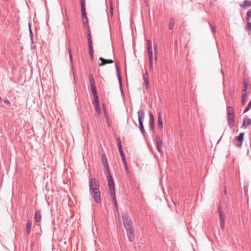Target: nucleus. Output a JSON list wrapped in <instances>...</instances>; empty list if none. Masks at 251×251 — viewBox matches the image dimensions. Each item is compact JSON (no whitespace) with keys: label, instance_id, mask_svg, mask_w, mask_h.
Returning a JSON list of instances; mask_svg holds the SVG:
<instances>
[{"label":"nucleus","instance_id":"1","mask_svg":"<svg viewBox=\"0 0 251 251\" xmlns=\"http://www.w3.org/2000/svg\"><path fill=\"white\" fill-rule=\"evenodd\" d=\"M122 217L123 220L124 226L126 231L128 239L130 242H133L134 240L135 236L132 221L126 213H122Z\"/></svg>","mask_w":251,"mask_h":251},{"label":"nucleus","instance_id":"2","mask_svg":"<svg viewBox=\"0 0 251 251\" xmlns=\"http://www.w3.org/2000/svg\"><path fill=\"white\" fill-rule=\"evenodd\" d=\"M99 182L96 178H92L90 181V189L92 191L93 198L97 203H100V193L99 189Z\"/></svg>","mask_w":251,"mask_h":251},{"label":"nucleus","instance_id":"3","mask_svg":"<svg viewBox=\"0 0 251 251\" xmlns=\"http://www.w3.org/2000/svg\"><path fill=\"white\" fill-rule=\"evenodd\" d=\"M108 176H106L107 181H108V187L109 188V193L112 199V201H113L114 203V206L117 208L118 204L116 200V195H115V186H114V183L113 179V178L112 176L110 175V173L108 174Z\"/></svg>","mask_w":251,"mask_h":251},{"label":"nucleus","instance_id":"4","mask_svg":"<svg viewBox=\"0 0 251 251\" xmlns=\"http://www.w3.org/2000/svg\"><path fill=\"white\" fill-rule=\"evenodd\" d=\"M227 117L228 125L230 128H232L234 126L235 114L233 108L231 106L227 107Z\"/></svg>","mask_w":251,"mask_h":251},{"label":"nucleus","instance_id":"5","mask_svg":"<svg viewBox=\"0 0 251 251\" xmlns=\"http://www.w3.org/2000/svg\"><path fill=\"white\" fill-rule=\"evenodd\" d=\"M148 51L149 56L150 67L151 69L152 68L153 65V54L151 48V42L150 40L147 41Z\"/></svg>","mask_w":251,"mask_h":251},{"label":"nucleus","instance_id":"6","mask_svg":"<svg viewBox=\"0 0 251 251\" xmlns=\"http://www.w3.org/2000/svg\"><path fill=\"white\" fill-rule=\"evenodd\" d=\"M244 134L245 133L244 132L241 133L239 135L236 137L234 140L233 142L236 147L239 148L241 147L244 140Z\"/></svg>","mask_w":251,"mask_h":251},{"label":"nucleus","instance_id":"7","mask_svg":"<svg viewBox=\"0 0 251 251\" xmlns=\"http://www.w3.org/2000/svg\"><path fill=\"white\" fill-rule=\"evenodd\" d=\"M138 118L140 129L142 132H143L144 131V128L143 125V120L144 118V113L142 111H139L138 113Z\"/></svg>","mask_w":251,"mask_h":251},{"label":"nucleus","instance_id":"8","mask_svg":"<svg viewBox=\"0 0 251 251\" xmlns=\"http://www.w3.org/2000/svg\"><path fill=\"white\" fill-rule=\"evenodd\" d=\"M89 82L91 85V88L92 89V91H95V90H96V87L95 84V80L93 77V76L92 74L89 75Z\"/></svg>","mask_w":251,"mask_h":251},{"label":"nucleus","instance_id":"9","mask_svg":"<svg viewBox=\"0 0 251 251\" xmlns=\"http://www.w3.org/2000/svg\"><path fill=\"white\" fill-rule=\"evenodd\" d=\"M99 59L101 61V63L99 64V66H103L107 63H112L113 62V61L111 59H105L102 57H100Z\"/></svg>","mask_w":251,"mask_h":251},{"label":"nucleus","instance_id":"10","mask_svg":"<svg viewBox=\"0 0 251 251\" xmlns=\"http://www.w3.org/2000/svg\"><path fill=\"white\" fill-rule=\"evenodd\" d=\"M87 39L88 42L89 48L92 49V40L91 36V31L90 28H88V29H87Z\"/></svg>","mask_w":251,"mask_h":251},{"label":"nucleus","instance_id":"11","mask_svg":"<svg viewBox=\"0 0 251 251\" xmlns=\"http://www.w3.org/2000/svg\"><path fill=\"white\" fill-rule=\"evenodd\" d=\"M251 125V119L246 117L244 118L243 120L242 126L245 127L247 128L250 125Z\"/></svg>","mask_w":251,"mask_h":251},{"label":"nucleus","instance_id":"12","mask_svg":"<svg viewBox=\"0 0 251 251\" xmlns=\"http://www.w3.org/2000/svg\"><path fill=\"white\" fill-rule=\"evenodd\" d=\"M218 210L219 213V215L220 217V222L221 223H225V219L223 217V212L222 209V207L221 205H219L218 207Z\"/></svg>","mask_w":251,"mask_h":251},{"label":"nucleus","instance_id":"13","mask_svg":"<svg viewBox=\"0 0 251 251\" xmlns=\"http://www.w3.org/2000/svg\"><path fill=\"white\" fill-rule=\"evenodd\" d=\"M102 161L104 166L106 168V171L107 173L108 174H109V168L108 167V163H107V159H106V156L105 155H103L102 156Z\"/></svg>","mask_w":251,"mask_h":251},{"label":"nucleus","instance_id":"14","mask_svg":"<svg viewBox=\"0 0 251 251\" xmlns=\"http://www.w3.org/2000/svg\"><path fill=\"white\" fill-rule=\"evenodd\" d=\"M92 93L94 98L93 104L94 105L99 104V98L97 94V90H95V91H92Z\"/></svg>","mask_w":251,"mask_h":251},{"label":"nucleus","instance_id":"15","mask_svg":"<svg viewBox=\"0 0 251 251\" xmlns=\"http://www.w3.org/2000/svg\"><path fill=\"white\" fill-rule=\"evenodd\" d=\"M35 220L36 222H39L41 219V212L40 211H37L35 214Z\"/></svg>","mask_w":251,"mask_h":251},{"label":"nucleus","instance_id":"16","mask_svg":"<svg viewBox=\"0 0 251 251\" xmlns=\"http://www.w3.org/2000/svg\"><path fill=\"white\" fill-rule=\"evenodd\" d=\"M82 21L84 26L88 29V28H90L88 25V19L87 18V16H85V17H82Z\"/></svg>","mask_w":251,"mask_h":251},{"label":"nucleus","instance_id":"17","mask_svg":"<svg viewBox=\"0 0 251 251\" xmlns=\"http://www.w3.org/2000/svg\"><path fill=\"white\" fill-rule=\"evenodd\" d=\"M243 8H246L250 6H251V1H249L248 0H245L244 1L243 4L241 5Z\"/></svg>","mask_w":251,"mask_h":251},{"label":"nucleus","instance_id":"18","mask_svg":"<svg viewBox=\"0 0 251 251\" xmlns=\"http://www.w3.org/2000/svg\"><path fill=\"white\" fill-rule=\"evenodd\" d=\"M150 116L151 127L152 128V129H153L154 128V117H153V114L152 113H151Z\"/></svg>","mask_w":251,"mask_h":251},{"label":"nucleus","instance_id":"19","mask_svg":"<svg viewBox=\"0 0 251 251\" xmlns=\"http://www.w3.org/2000/svg\"><path fill=\"white\" fill-rule=\"evenodd\" d=\"M246 98H247V94H242V100H241V102L242 106L245 105L246 103Z\"/></svg>","mask_w":251,"mask_h":251},{"label":"nucleus","instance_id":"20","mask_svg":"<svg viewBox=\"0 0 251 251\" xmlns=\"http://www.w3.org/2000/svg\"><path fill=\"white\" fill-rule=\"evenodd\" d=\"M163 146V143L162 140L158 137V151H159L160 153H161V150L160 148Z\"/></svg>","mask_w":251,"mask_h":251},{"label":"nucleus","instance_id":"21","mask_svg":"<svg viewBox=\"0 0 251 251\" xmlns=\"http://www.w3.org/2000/svg\"><path fill=\"white\" fill-rule=\"evenodd\" d=\"M31 227V222L29 221H27L26 224V229L27 232V234H28L30 231Z\"/></svg>","mask_w":251,"mask_h":251},{"label":"nucleus","instance_id":"22","mask_svg":"<svg viewBox=\"0 0 251 251\" xmlns=\"http://www.w3.org/2000/svg\"><path fill=\"white\" fill-rule=\"evenodd\" d=\"M82 17H85L86 16V12L85 10V5H81Z\"/></svg>","mask_w":251,"mask_h":251},{"label":"nucleus","instance_id":"23","mask_svg":"<svg viewBox=\"0 0 251 251\" xmlns=\"http://www.w3.org/2000/svg\"><path fill=\"white\" fill-rule=\"evenodd\" d=\"M158 126L160 128H162L163 127V122L160 115L158 116Z\"/></svg>","mask_w":251,"mask_h":251},{"label":"nucleus","instance_id":"24","mask_svg":"<svg viewBox=\"0 0 251 251\" xmlns=\"http://www.w3.org/2000/svg\"><path fill=\"white\" fill-rule=\"evenodd\" d=\"M175 25V21L174 19H171L169 22V28L170 29H172Z\"/></svg>","mask_w":251,"mask_h":251},{"label":"nucleus","instance_id":"25","mask_svg":"<svg viewBox=\"0 0 251 251\" xmlns=\"http://www.w3.org/2000/svg\"><path fill=\"white\" fill-rule=\"evenodd\" d=\"M251 18V9H250L247 12V17L246 20L247 21H249L250 19Z\"/></svg>","mask_w":251,"mask_h":251},{"label":"nucleus","instance_id":"26","mask_svg":"<svg viewBox=\"0 0 251 251\" xmlns=\"http://www.w3.org/2000/svg\"><path fill=\"white\" fill-rule=\"evenodd\" d=\"M95 110L96 111V112H97L98 114L99 115L100 114V104H98V105H95Z\"/></svg>","mask_w":251,"mask_h":251},{"label":"nucleus","instance_id":"27","mask_svg":"<svg viewBox=\"0 0 251 251\" xmlns=\"http://www.w3.org/2000/svg\"><path fill=\"white\" fill-rule=\"evenodd\" d=\"M110 15L112 16L113 14V8L112 4V0H110Z\"/></svg>","mask_w":251,"mask_h":251},{"label":"nucleus","instance_id":"28","mask_svg":"<svg viewBox=\"0 0 251 251\" xmlns=\"http://www.w3.org/2000/svg\"><path fill=\"white\" fill-rule=\"evenodd\" d=\"M119 151L120 152L121 156V157L122 158V160H123V163L126 162V158H125V156L124 155L123 151L122 150Z\"/></svg>","mask_w":251,"mask_h":251},{"label":"nucleus","instance_id":"29","mask_svg":"<svg viewBox=\"0 0 251 251\" xmlns=\"http://www.w3.org/2000/svg\"><path fill=\"white\" fill-rule=\"evenodd\" d=\"M244 88L242 91V94H246L247 92V83L246 81H244Z\"/></svg>","mask_w":251,"mask_h":251},{"label":"nucleus","instance_id":"30","mask_svg":"<svg viewBox=\"0 0 251 251\" xmlns=\"http://www.w3.org/2000/svg\"><path fill=\"white\" fill-rule=\"evenodd\" d=\"M117 142H118V146L119 150V151L122 150V146L121 145V141L119 139H118Z\"/></svg>","mask_w":251,"mask_h":251},{"label":"nucleus","instance_id":"31","mask_svg":"<svg viewBox=\"0 0 251 251\" xmlns=\"http://www.w3.org/2000/svg\"><path fill=\"white\" fill-rule=\"evenodd\" d=\"M246 30H251V22H247Z\"/></svg>","mask_w":251,"mask_h":251},{"label":"nucleus","instance_id":"32","mask_svg":"<svg viewBox=\"0 0 251 251\" xmlns=\"http://www.w3.org/2000/svg\"><path fill=\"white\" fill-rule=\"evenodd\" d=\"M251 108V106H250V104H248L247 107L245 109L244 113L247 112Z\"/></svg>","mask_w":251,"mask_h":251},{"label":"nucleus","instance_id":"33","mask_svg":"<svg viewBox=\"0 0 251 251\" xmlns=\"http://www.w3.org/2000/svg\"><path fill=\"white\" fill-rule=\"evenodd\" d=\"M125 168L126 171V173L128 174L129 173L128 170V167L126 162H124Z\"/></svg>","mask_w":251,"mask_h":251},{"label":"nucleus","instance_id":"34","mask_svg":"<svg viewBox=\"0 0 251 251\" xmlns=\"http://www.w3.org/2000/svg\"><path fill=\"white\" fill-rule=\"evenodd\" d=\"M89 52H90V55H91V58H93V45H92V49L90 48H89Z\"/></svg>","mask_w":251,"mask_h":251},{"label":"nucleus","instance_id":"35","mask_svg":"<svg viewBox=\"0 0 251 251\" xmlns=\"http://www.w3.org/2000/svg\"><path fill=\"white\" fill-rule=\"evenodd\" d=\"M4 102L7 104H10V102L7 99H4L3 100Z\"/></svg>","mask_w":251,"mask_h":251},{"label":"nucleus","instance_id":"36","mask_svg":"<svg viewBox=\"0 0 251 251\" xmlns=\"http://www.w3.org/2000/svg\"><path fill=\"white\" fill-rule=\"evenodd\" d=\"M221 228L224 230L225 228V223H221Z\"/></svg>","mask_w":251,"mask_h":251},{"label":"nucleus","instance_id":"37","mask_svg":"<svg viewBox=\"0 0 251 251\" xmlns=\"http://www.w3.org/2000/svg\"><path fill=\"white\" fill-rule=\"evenodd\" d=\"M212 31L213 33L215 32V31H216L215 26H212Z\"/></svg>","mask_w":251,"mask_h":251},{"label":"nucleus","instance_id":"38","mask_svg":"<svg viewBox=\"0 0 251 251\" xmlns=\"http://www.w3.org/2000/svg\"><path fill=\"white\" fill-rule=\"evenodd\" d=\"M80 4H81V5H85V0H81Z\"/></svg>","mask_w":251,"mask_h":251},{"label":"nucleus","instance_id":"39","mask_svg":"<svg viewBox=\"0 0 251 251\" xmlns=\"http://www.w3.org/2000/svg\"><path fill=\"white\" fill-rule=\"evenodd\" d=\"M224 192H225V194L226 193V188H225Z\"/></svg>","mask_w":251,"mask_h":251},{"label":"nucleus","instance_id":"40","mask_svg":"<svg viewBox=\"0 0 251 251\" xmlns=\"http://www.w3.org/2000/svg\"><path fill=\"white\" fill-rule=\"evenodd\" d=\"M118 79H119V80L120 81V83L121 84V80H120V77H119H119H118Z\"/></svg>","mask_w":251,"mask_h":251}]
</instances>
